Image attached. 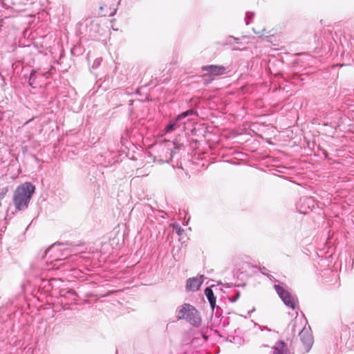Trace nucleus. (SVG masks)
Wrapping results in <instances>:
<instances>
[{"mask_svg": "<svg viewBox=\"0 0 354 354\" xmlns=\"http://www.w3.org/2000/svg\"><path fill=\"white\" fill-rule=\"evenodd\" d=\"M223 287L230 288V286L228 283H225V284L223 285Z\"/></svg>", "mask_w": 354, "mask_h": 354, "instance_id": "nucleus-21", "label": "nucleus"}, {"mask_svg": "<svg viewBox=\"0 0 354 354\" xmlns=\"http://www.w3.org/2000/svg\"><path fill=\"white\" fill-rule=\"evenodd\" d=\"M234 39V40L237 41L238 39L237 38H235V37H233Z\"/></svg>", "mask_w": 354, "mask_h": 354, "instance_id": "nucleus-22", "label": "nucleus"}, {"mask_svg": "<svg viewBox=\"0 0 354 354\" xmlns=\"http://www.w3.org/2000/svg\"><path fill=\"white\" fill-rule=\"evenodd\" d=\"M86 29L89 37H95L99 32L100 26L99 24L94 21H88L86 23Z\"/></svg>", "mask_w": 354, "mask_h": 354, "instance_id": "nucleus-7", "label": "nucleus"}, {"mask_svg": "<svg viewBox=\"0 0 354 354\" xmlns=\"http://www.w3.org/2000/svg\"><path fill=\"white\" fill-rule=\"evenodd\" d=\"M61 245H63L62 243H55L52 245L48 249H47L45 251V257H47L49 255L50 257H53V254H55L56 252L58 251V247Z\"/></svg>", "mask_w": 354, "mask_h": 354, "instance_id": "nucleus-10", "label": "nucleus"}, {"mask_svg": "<svg viewBox=\"0 0 354 354\" xmlns=\"http://www.w3.org/2000/svg\"><path fill=\"white\" fill-rule=\"evenodd\" d=\"M206 73L203 75L205 84L210 83L215 76L223 75L225 73L226 68L223 66L207 65L202 68Z\"/></svg>", "mask_w": 354, "mask_h": 354, "instance_id": "nucleus-5", "label": "nucleus"}, {"mask_svg": "<svg viewBox=\"0 0 354 354\" xmlns=\"http://www.w3.org/2000/svg\"><path fill=\"white\" fill-rule=\"evenodd\" d=\"M203 276H201L200 277H193L187 279L186 283L187 290L193 292L198 290L203 283Z\"/></svg>", "mask_w": 354, "mask_h": 354, "instance_id": "nucleus-6", "label": "nucleus"}, {"mask_svg": "<svg viewBox=\"0 0 354 354\" xmlns=\"http://www.w3.org/2000/svg\"><path fill=\"white\" fill-rule=\"evenodd\" d=\"M62 259H59V258H55L54 259H53L50 264L51 265V267L50 268H48V269H55L57 268V262L61 261Z\"/></svg>", "mask_w": 354, "mask_h": 354, "instance_id": "nucleus-17", "label": "nucleus"}, {"mask_svg": "<svg viewBox=\"0 0 354 354\" xmlns=\"http://www.w3.org/2000/svg\"><path fill=\"white\" fill-rule=\"evenodd\" d=\"M205 295L206 297L207 298L209 303L210 304V306L213 310L216 306V297L214 295V292H213V290H212V288L209 287L206 288L205 290Z\"/></svg>", "mask_w": 354, "mask_h": 354, "instance_id": "nucleus-9", "label": "nucleus"}, {"mask_svg": "<svg viewBox=\"0 0 354 354\" xmlns=\"http://www.w3.org/2000/svg\"><path fill=\"white\" fill-rule=\"evenodd\" d=\"M273 354H287L288 348L283 341H279L273 348Z\"/></svg>", "mask_w": 354, "mask_h": 354, "instance_id": "nucleus-8", "label": "nucleus"}, {"mask_svg": "<svg viewBox=\"0 0 354 354\" xmlns=\"http://www.w3.org/2000/svg\"><path fill=\"white\" fill-rule=\"evenodd\" d=\"M254 12H246L245 18V21L246 25H248L250 24V20L251 19H252L254 17Z\"/></svg>", "mask_w": 354, "mask_h": 354, "instance_id": "nucleus-15", "label": "nucleus"}, {"mask_svg": "<svg viewBox=\"0 0 354 354\" xmlns=\"http://www.w3.org/2000/svg\"><path fill=\"white\" fill-rule=\"evenodd\" d=\"M274 288L286 306L295 309L297 299L288 290L279 284H275Z\"/></svg>", "mask_w": 354, "mask_h": 354, "instance_id": "nucleus-4", "label": "nucleus"}, {"mask_svg": "<svg viewBox=\"0 0 354 354\" xmlns=\"http://www.w3.org/2000/svg\"><path fill=\"white\" fill-rule=\"evenodd\" d=\"M254 32L257 35H259L260 37H262V36H263V35H264V32H266V30H265V29H263L261 32H260V31L257 32L255 30H254Z\"/></svg>", "mask_w": 354, "mask_h": 354, "instance_id": "nucleus-18", "label": "nucleus"}, {"mask_svg": "<svg viewBox=\"0 0 354 354\" xmlns=\"http://www.w3.org/2000/svg\"><path fill=\"white\" fill-rule=\"evenodd\" d=\"M194 113V111L192 109L187 110L180 114H179L176 118V120L178 123L180 122L183 119L187 118V116L192 115Z\"/></svg>", "mask_w": 354, "mask_h": 354, "instance_id": "nucleus-11", "label": "nucleus"}, {"mask_svg": "<svg viewBox=\"0 0 354 354\" xmlns=\"http://www.w3.org/2000/svg\"><path fill=\"white\" fill-rule=\"evenodd\" d=\"M298 319H295L293 325H292V330L295 333L297 330L299 331V336L301 342L304 344L306 351L308 352L313 345V336L310 333V329L307 328L306 326L303 327V328L300 330V328H297V323Z\"/></svg>", "mask_w": 354, "mask_h": 354, "instance_id": "nucleus-3", "label": "nucleus"}, {"mask_svg": "<svg viewBox=\"0 0 354 354\" xmlns=\"http://www.w3.org/2000/svg\"><path fill=\"white\" fill-rule=\"evenodd\" d=\"M35 73L36 71L32 70L30 74L28 80V84L32 88H35V86H34L35 80Z\"/></svg>", "mask_w": 354, "mask_h": 354, "instance_id": "nucleus-13", "label": "nucleus"}, {"mask_svg": "<svg viewBox=\"0 0 354 354\" xmlns=\"http://www.w3.org/2000/svg\"><path fill=\"white\" fill-rule=\"evenodd\" d=\"M8 192V187H4L1 189V191L0 192V206H1V201L5 198Z\"/></svg>", "mask_w": 354, "mask_h": 354, "instance_id": "nucleus-16", "label": "nucleus"}, {"mask_svg": "<svg viewBox=\"0 0 354 354\" xmlns=\"http://www.w3.org/2000/svg\"><path fill=\"white\" fill-rule=\"evenodd\" d=\"M35 189V186L30 183H25L17 188L13 198L17 209L21 211L28 207Z\"/></svg>", "mask_w": 354, "mask_h": 354, "instance_id": "nucleus-1", "label": "nucleus"}, {"mask_svg": "<svg viewBox=\"0 0 354 354\" xmlns=\"http://www.w3.org/2000/svg\"><path fill=\"white\" fill-rule=\"evenodd\" d=\"M178 319H185L194 327L201 325V317L199 312L189 304H184L178 311Z\"/></svg>", "mask_w": 354, "mask_h": 354, "instance_id": "nucleus-2", "label": "nucleus"}, {"mask_svg": "<svg viewBox=\"0 0 354 354\" xmlns=\"http://www.w3.org/2000/svg\"><path fill=\"white\" fill-rule=\"evenodd\" d=\"M353 335L354 336V330L353 331Z\"/></svg>", "mask_w": 354, "mask_h": 354, "instance_id": "nucleus-23", "label": "nucleus"}, {"mask_svg": "<svg viewBox=\"0 0 354 354\" xmlns=\"http://www.w3.org/2000/svg\"><path fill=\"white\" fill-rule=\"evenodd\" d=\"M239 293H238V294H237L236 297H235V298H234V299H232V301L233 302L236 301L237 300V299L239 298Z\"/></svg>", "mask_w": 354, "mask_h": 354, "instance_id": "nucleus-20", "label": "nucleus"}, {"mask_svg": "<svg viewBox=\"0 0 354 354\" xmlns=\"http://www.w3.org/2000/svg\"><path fill=\"white\" fill-rule=\"evenodd\" d=\"M68 293L71 294V295H76V293L75 292V291H73L72 290L68 291Z\"/></svg>", "mask_w": 354, "mask_h": 354, "instance_id": "nucleus-19", "label": "nucleus"}, {"mask_svg": "<svg viewBox=\"0 0 354 354\" xmlns=\"http://www.w3.org/2000/svg\"><path fill=\"white\" fill-rule=\"evenodd\" d=\"M173 231L175 232L178 236H181L184 232V230L178 225L174 224L172 225Z\"/></svg>", "mask_w": 354, "mask_h": 354, "instance_id": "nucleus-14", "label": "nucleus"}, {"mask_svg": "<svg viewBox=\"0 0 354 354\" xmlns=\"http://www.w3.org/2000/svg\"><path fill=\"white\" fill-rule=\"evenodd\" d=\"M178 123L176 122V120H175L174 122H171L170 124H169L166 127H165V131L166 132H170V131H172L173 130H174L177 127H178Z\"/></svg>", "mask_w": 354, "mask_h": 354, "instance_id": "nucleus-12", "label": "nucleus"}]
</instances>
